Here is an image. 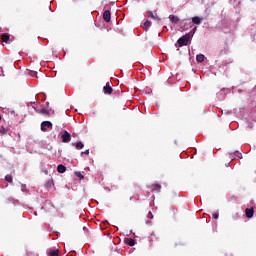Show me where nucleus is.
<instances>
[{
	"instance_id": "ddd939ff",
	"label": "nucleus",
	"mask_w": 256,
	"mask_h": 256,
	"mask_svg": "<svg viewBox=\"0 0 256 256\" xmlns=\"http://www.w3.org/2000/svg\"><path fill=\"white\" fill-rule=\"evenodd\" d=\"M57 171L58 173H65V171H67V167H65L63 164H60L57 166Z\"/></svg>"
},
{
	"instance_id": "a878e982",
	"label": "nucleus",
	"mask_w": 256,
	"mask_h": 256,
	"mask_svg": "<svg viewBox=\"0 0 256 256\" xmlns=\"http://www.w3.org/2000/svg\"><path fill=\"white\" fill-rule=\"evenodd\" d=\"M83 155H89V149L84 152H81V157H83Z\"/></svg>"
},
{
	"instance_id": "4be33fe9",
	"label": "nucleus",
	"mask_w": 256,
	"mask_h": 256,
	"mask_svg": "<svg viewBox=\"0 0 256 256\" xmlns=\"http://www.w3.org/2000/svg\"><path fill=\"white\" fill-rule=\"evenodd\" d=\"M214 219H219V211H216L212 214Z\"/></svg>"
},
{
	"instance_id": "2eb2a0df",
	"label": "nucleus",
	"mask_w": 256,
	"mask_h": 256,
	"mask_svg": "<svg viewBox=\"0 0 256 256\" xmlns=\"http://www.w3.org/2000/svg\"><path fill=\"white\" fill-rule=\"evenodd\" d=\"M169 19H170L171 23H175V24L179 23V17H177L175 15H170Z\"/></svg>"
},
{
	"instance_id": "c85d7f7f",
	"label": "nucleus",
	"mask_w": 256,
	"mask_h": 256,
	"mask_svg": "<svg viewBox=\"0 0 256 256\" xmlns=\"http://www.w3.org/2000/svg\"><path fill=\"white\" fill-rule=\"evenodd\" d=\"M44 173H45V175H47L48 171H47V170H44Z\"/></svg>"
},
{
	"instance_id": "dca6fc26",
	"label": "nucleus",
	"mask_w": 256,
	"mask_h": 256,
	"mask_svg": "<svg viewBox=\"0 0 256 256\" xmlns=\"http://www.w3.org/2000/svg\"><path fill=\"white\" fill-rule=\"evenodd\" d=\"M196 61H197L198 63H203V61H205V55H203V54H198V55L196 56Z\"/></svg>"
},
{
	"instance_id": "1a4fd4ad",
	"label": "nucleus",
	"mask_w": 256,
	"mask_h": 256,
	"mask_svg": "<svg viewBox=\"0 0 256 256\" xmlns=\"http://www.w3.org/2000/svg\"><path fill=\"white\" fill-rule=\"evenodd\" d=\"M73 147H75V149H77L78 151L83 149V147H85V144H83V142L79 141L77 143H72Z\"/></svg>"
},
{
	"instance_id": "a211bd4d",
	"label": "nucleus",
	"mask_w": 256,
	"mask_h": 256,
	"mask_svg": "<svg viewBox=\"0 0 256 256\" xmlns=\"http://www.w3.org/2000/svg\"><path fill=\"white\" fill-rule=\"evenodd\" d=\"M5 179H6V181L8 182V183H12L13 182V176H11V175H6L5 176Z\"/></svg>"
},
{
	"instance_id": "0eeeda50",
	"label": "nucleus",
	"mask_w": 256,
	"mask_h": 256,
	"mask_svg": "<svg viewBox=\"0 0 256 256\" xmlns=\"http://www.w3.org/2000/svg\"><path fill=\"white\" fill-rule=\"evenodd\" d=\"M124 243H126V245H129V247H134L136 242L133 238H125Z\"/></svg>"
},
{
	"instance_id": "6e6552de",
	"label": "nucleus",
	"mask_w": 256,
	"mask_h": 256,
	"mask_svg": "<svg viewBox=\"0 0 256 256\" xmlns=\"http://www.w3.org/2000/svg\"><path fill=\"white\" fill-rule=\"evenodd\" d=\"M254 213H255V210L253 208L246 209V217L248 219H251V217H253Z\"/></svg>"
},
{
	"instance_id": "423d86ee",
	"label": "nucleus",
	"mask_w": 256,
	"mask_h": 256,
	"mask_svg": "<svg viewBox=\"0 0 256 256\" xmlns=\"http://www.w3.org/2000/svg\"><path fill=\"white\" fill-rule=\"evenodd\" d=\"M103 19H104V21H106V23H110L111 22V11L105 10L103 13Z\"/></svg>"
},
{
	"instance_id": "c756f323",
	"label": "nucleus",
	"mask_w": 256,
	"mask_h": 256,
	"mask_svg": "<svg viewBox=\"0 0 256 256\" xmlns=\"http://www.w3.org/2000/svg\"><path fill=\"white\" fill-rule=\"evenodd\" d=\"M229 165H231V163L226 164V167H229Z\"/></svg>"
},
{
	"instance_id": "aec40b11",
	"label": "nucleus",
	"mask_w": 256,
	"mask_h": 256,
	"mask_svg": "<svg viewBox=\"0 0 256 256\" xmlns=\"http://www.w3.org/2000/svg\"><path fill=\"white\" fill-rule=\"evenodd\" d=\"M7 133V129L0 127V135H5Z\"/></svg>"
},
{
	"instance_id": "39448f33",
	"label": "nucleus",
	"mask_w": 256,
	"mask_h": 256,
	"mask_svg": "<svg viewBox=\"0 0 256 256\" xmlns=\"http://www.w3.org/2000/svg\"><path fill=\"white\" fill-rule=\"evenodd\" d=\"M229 155L231 161H235V159H243V156L241 155V153H239V151L230 152Z\"/></svg>"
},
{
	"instance_id": "7ed1b4c3",
	"label": "nucleus",
	"mask_w": 256,
	"mask_h": 256,
	"mask_svg": "<svg viewBox=\"0 0 256 256\" xmlns=\"http://www.w3.org/2000/svg\"><path fill=\"white\" fill-rule=\"evenodd\" d=\"M49 129H53V123H51V121H43L41 123V131L45 133L49 131Z\"/></svg>"
},
{
	"instance_id": "393cba45",
	"label": "nucleus",
	"mask_w": 256,
	"mask_h": 256,
	"mask_svg": "<svg viewBox=\"0 0 256 256\" xmlns=\"http://www.w3.org/2000/svg\"><path fill=\"white\" fill-rule=\"evenodd\" d=\"M41 113H43L44 115H47V114L49 113V110L43 108V109L41 110Z\"/></svg>"
},
{
	"instance_id": "f3484780",
	"label": "nucleus",
	"mask_w": 256,
	"mask_h": 256,
	"mask_svg": "<svg viewBox=\"0 0 256 256\" xmlns=\"http://www.w3.org/2000/svg\"><path fill=\"white\" fill-rule=\"evenodd\" d=\"M149 27H151V21L146 20L144 22L143 28L145 29V31H147V29H149Z\"/></svg>"
},
{
	"instance_id": "b1692460",
	"label": "nucleus",
	"mask_w": 256,
	"mask_h": 256,
	"mask_svg": "<svg viewBox=\"0 0 256 256\" xmlns=\"http://www.w3.org/2000/svg\"><path fill=\"white\" fill-rule=\"evenodd\" d=\"M29 75H30V77H37V72L30 71Z\"/></svg>"
},
{
	"instance_id": "f03ea898",
	"label": "nucleus",
	"mask_w": 256,
	"mask_h": 256,
	"mask_svg": "<svg viewBox=\"0 0 256 256\" xmlns=\"http://www.w3.org/2000/svg\"><path fill=\"white\" fill-rule=\"evenodd\" d=\"M191 27H193V22L191 21V19L182 20L180 22V30L181 31H189V29H191Z\"/></svg>"
},
{
	"instance_id": "6ab92c4d",
	"label": "nucleus",
	"mask_w": 256,
	"mask_h": 256,
	"mask_svg": "<svg viewBox=\"0 0 256 256\" xmlns=\"http://www.w3.org/2000/svg\"><path fill=\"white\" fill-rule=\"evenodd\" d=\"M49 256H59V250H53L49 253Z\"/></svg>"
},
{
	"instance_id": "20e7f679",
	"label": "nucleus",
	"mask_w": 256,
	"mask_h": 256,
	"mask_svg": "<svg viewBox=\"0 0 256 256\" xmlns=\"http://www.w3.org/2000/svg\"><path fill=\"white\" fill-rule=\"evenodd\" d=\"M61 137H62V143H69V141H71V134L67 132V130L64 131Z\"/></svg>"
},
{
	"instance_id": "f257e3e1",
	"label": "nucleus",
	"mask_w": 256,
	"mask_h": 256,
	"mask_svg": "<svg viewBox=\"0 0 256 256\" xmlns=\"http://www.w3.org/2000/svg\"><path fill=\"white\" fill-rule=\"evenodd\" d=\"M192 37L193 35H191V33H187L181 38H179L177 41L178 47H185V45H189V42L191 41Z\"/></svg>"
},
{
	"instance_id": "412c9836",
	"label": "nucleus",
	"mask_w": 256,
	"mask_h": 256,
	"mask_svg": "<svg viewBox=\"0 0 256 256\" xmlns=\"http://www.w3.org/2000/svg\"><path fill=\"white\" fill-rule=\"evenodd\" d=\"M76 177H79V179H84L83 174L81 172H75Z\"/></svg>"
},
{
	"instance_id": "9b49d317",
	"label": "nucleus",
	"mask_w": 256,
	"mask_h": 256,
	"mask_svg": "<svg viewBox=\"0 0 256 256\" xmlns=\"http://www.w3.org/2000/svg\"><path fill=\"white\" fill-rule=\"evenodd\" d=\"M2 43H9L10 42V36L9 34H2L1 35Z\"/></svg>"
},
{
	"instance_id": "4468645a",
	"label": "nucleus",
	"mask_w": 256,
	"mask_h": 256,
	"mask_svg": "<svg viewBox=\"0 0 256 256\" xmlns=\"http://www.w3.org/2000/svg\"><path fill=\"white\" fill-rule=\"evenodd\" d=\"M151 189L152 191H157V193H159V191H161V184H152Z\"/></svg>"
},
{
	"instance_id": "bb28decb",
	"label": "nucleus",
	"mask_w": 256,
	"mask_h": 256,
	"mask_svg": "<svg viewBox=\"0 0 256 256\" xmlns=\"http://www.w3.org/2000/svg\"><path fill=\"white\" fill-rule=\"evenodd\" d=\"M51 185H53V181L49 180V181L46 183V187H51Z\"/></svg>"
},
{
	"instance_id": "f8f14e48",
	"label": "nucleus",
	"mask_w": 256,
	"mask_h": 256,
	"mask_svg": "<svg viewBox=\"0 0 256 256\" xmlns=\"http://www.w3.org/2000/svg\"><path fill=\"white\" fill-rule=\"evenodd\" d=\"M191 22L194 23V25H201V17L195 16L192 18Z\"/></svg>"
},
{
	"instance_id": "cd10ccee",
	"label": "nucleus",
	"mask_w": 256,
	"mask_h": 256,
	"mask_svg": "<svg viewBox=\"0 0 256 256\" xmlns=\"http://www.w3.org/2000/svg\"><path fill=\"white\" fill-rule=\"evenodd\" d=\"M147 217H148V219H153V213L149 212Z\"/></svg>"
},
{
	"instance_id": "5701e85b",
	"label": "nucleus",
	"mask_w": 256,
	"mask_h": 256,
	"mask_svg": "<svg viewBox=\"0 0 256 256\" xmlns=\"http://www.w3.org/2000/svg\"><path fill=\"white\" fill-rule=\"evenodd\" d=\"M148 17L150 19H156L155 14H153V12H151V11L148 13Z\"/></svg>"
},
{
	"instance_id": "9d476101",
	"label": "nucleus",
	"mask_w": 256,
	"mask_h": 256,
	"mask_svg": "<svg viewBox=\"0 0 256 256\" xmlns=\"http://www.w3.org/2000/svg\"><path fill=\"white\" fill-rule=\"evenodd\" d=\"M103 91H104V93L111 95L113 93V88L109 85H106L103 87Z\"/></svg>"
}]
</instances>
